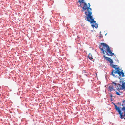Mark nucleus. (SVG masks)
I'll list each match as a JSON object with an SVG mask.
<instances>
[{
  "label": "nucleus",
  "instance_id": "obj_6",
  "mask_svg": "<svg viewBox=\"0 0 125 125\" xmlns=\"http://www.w3.org/2000/svg\"><path fill=\"white\" fill-rule=\"evenodd\" d=\"M106 52H108L109 53V54L108 53H107V54L108 56L110 55L112 56L113 55H114V53H112L111 50H110L109 48H108V49L106 51Z\"/></svg>",
  "mask_w": 125,
  "mask_h": 125
},
{
  "label": "nucleus",
  "instance_id": "obj_9",
  "mask_svg": "<svg viewBox=\"0 0 125 125\" xmlns=\"http://www.w3.org/2000/svg\"><path fill=\"white\" fill-rule=\"evenodd\" d=\"M99 48H100V50H101L102 51V53H103V54H105V53H104L105 51L104 50H103V49L101 48V46Z\"/></svg>",
  "mask_w": 125,
  "mask_h": 125
},
{
  "label": "nucleus",
  "instance_id": "obj_11",
  "mask_svg": "<svg viewBox=\"0 0 125 125\" xmlns=\"http://www.w3.org/2000/svg\"><path fill=\"white\" fill-rule=\"evenodd\" d=\"M100 33H101V31L100 32Z\"/></svg>",
  "mask_w": 125,
  "mask_h": 125
},
{
  "label": "nucleus",
  "instance_id": "obj_3",
  "mask_svg": "<svg viewBox=\"0 0 125 125\" xmlns=\"http://www.w3.org/2000/svg\"><path fill=\"white\" fill-rule=\"evenodd\" d=\"M125 101H123V105H125ZM115 106V109L118 112L120 115V117L121 119H125V106L123 107L118 106L115 105V103L114 104Z\"/></svg>",
  "mask_w": 125,
  "mask_h": 125
},
{
  "label": "nucleus",
  "instance_id": "obj_7",
  "mask_svg": "<svg viewBox=\"0 0 125 125\" xmlns=\"http://www.w3.org/2000/svg\"><path fill=\"white\" fill-rule=\"evenodd\" d=\"M114 88H115V87L114 86V84H112V83L111 84L109 87V89L111 91L113 90Z\"/></svg>",
  "mask_w": 125,
  "mask_h": 125
},
{
  "label": "nucleus",
  "instance_id": "obj_8",
  "mask_svg": "<svg viewBox=\"0 0 125 125\" xmlns=\"http://www.w3.org/2000/svg\"><path fill=\"white\" fill-rule=\"evenodd\" d=\"M88 57H89V58L91 60H92V59H93L92 55L90 53H89L88 55Z\"/></svg>",
  "mask_w": 125,
  "mask_h": 125
},
{
  "label": "nucleus",
  "instance_id": "obj_4",
  "mask_svg": "<svg viewBox=\"0 0 125 125\" xmlns=\"http://www.w3.org/2000/svg\"><path fill=\"white\" fill-rule=\"evenodd\" d=\"M101 44L103 46L102 48H101L103 49V50H104L105 52H106L108 48H109L108 46L104 43H102Z\"/></svg>",
  "mask_w": 125,
  "mask_h": 125
},
{
  "label": "nucleus",
  "instance_id": "obj_1",
  "mask_svg": "<svg viewBox=\"0 0 125 125\" xmlns=\"http://www.w3.org/2000/svg\"><path fill=\"white\" fill-rule=\"evenodd\" d=\"M112 67L115 69V70H113L112 72V75L115 77H118L117 75H115L116 73L118 74L119 78L120 79L119 83H117L115 82H112V84H114V86L118 90L125 89V76L124 75V73L122 71H120V69L118 67L117 65H112Z\"/></svg>",
  "mask_w": 125,
  "mask_h": 125
},
{
  "label": "nucleus",
  "instance_id": "obj_2",
  "mask_svg": "<svg viewBox=\"0 0 125 125\" xmlns=\"http://www.w3.org/2000/svg\"><path fill=\"white\" fill-rule=\"evenodd\" d=\"M84 0H79L78 2L80 4V6L83 9V11H84L86 10L87 11L85 12V14L87 16L86 18L87 21L92 24L91 26L93 28L95 27L97 28L98 26V24L96 23V21L94 20V18H93V17L92 16V13L91 11V9L90 8V6L89 3L88 4L89 5L87 6V4L84 2Z\"/></svg>",
  "mask_w": 125,
  "mask_h": 125
},
{
  "label": "nucleus",
  "instance_id": "obj_10",
  "mask_svg": "<svg viewBox=\"0 0 125 125\" xmlns=\"http://www.w3.org/2000/svg\"><path fill=\"white\" fill-rule=\"evenodd\" d=\"M116 94L117 95L120 96V94L118 92H116Z\"/></svg>",
  "mask_w": 125,
  "mask_h": 125
},
{
  "label": "nucleus",
  "instance_id": "obj_5",
  "mask_svg": "<svg viewBox=\"0 0 125 125\" xmlns=\"http://www.w3.org/2000/svg\"><path fill=\"white\" fill-rule=\"evenodd\" d=\"M104 57L106 60L108 61L111 64L113 63V60L110 58L106 57L104 55Z\"/></svg>",
  "mask_w": 125,
  "mask_h": 125
}]
</instances>
